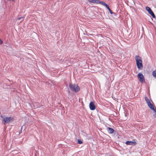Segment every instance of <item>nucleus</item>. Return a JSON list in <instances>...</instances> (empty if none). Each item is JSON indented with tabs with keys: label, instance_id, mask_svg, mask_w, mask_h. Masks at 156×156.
<instances>
[{
	"label": "nucleus",
	"instance_id": "f257e3e1",
	"mask_svg": "<svg viewBox=\"0 0 156 156\" xmlns=\"http://www.w3.org/2000/svg\"><path fill=\"white\" fill-rule=\"evenodd\" d=\"M135 58L137 68L139 69H142L143 67V65L142 64V61L141 57L138 55H136L135 56Z\"/></svg>",
	"mask_w": 156,
	"mask_h": 156
},
{
	"label": "nucleus",
	"instance_id": "f03ea898",
	"mask_svg": "<svg viewBox=\"0 0 156 156\" xmlns=\"http://www.w3.org/2000/svg\"><path fill=\"white\" fill-rule=\"evenodd\" d=\"M69 87L71 90L76 92L80 90V88L77 84L70 83Z\"/></svg>",
	"mask_w": 156,
	"mask_h": 156
},
{
	"label": "nucleus",
	"instance_id": "7ed1b4c3",
	"mask_svg": "<svg viewBox=\"0 0 156 156\" xmlns=\"http://www.w3.org/2000/svg\"><path fill=\"white\" fill-rule=\"evenodd\" d=\"M3 118V121L4 124L9 123L13 121V118L12 117H2Z\"/></svg>",
	"mask_w": 156,
	"mask_h": 156
},
{
	"label": "nucleus",
	"instance_id": "20e7f679",
	"mask_svg": "<svg viewBox=\"0 0 156 156\" xmlns=\"http://www.w3.org/2000/svg\"><path fill=\"white\" fill-rule=\"evenodd\" d=\"M137 77L141 83L144 82L145 79L144 76L141 73H139L137 75Z\"/></svg>",
	"mask_w": 156,
	"mask_h": 156
},
{
	"label": "nucleus",
	"instance_id": "39448f33",
	"mask_svg": "<svg viewBox=\"0 0 156 156\" xmlns=\"http://www.w3.org/2000/svg\"><path fill=\"white\" fill-rule=\"evenodd\" d=\"M146 10L151 15L153 18H155V16L154 13L152 11L151 9L149 7H146Z\"/></svg>",
	"mask_w": 156,
	"mask_h": 156
},
{
	"label": "nucleus",
	"instance_id": "423d86ee",
	"mask_svg": "<svg viewBox=\"0 0 156 156\" xmlns=\"http://www.w3.org/2000/svg\"><path fill=\"white\" fill-rule=\"evenodd\" d=\"M90 109L92 110H94L95 109V106L93 102H91L89 104Z\"/></svg>",
	"mask_w": 156,
	"mask_h": 156
},
{
	"label": "nucleus",
	"instance_id": "0eeeda50",
	"mask_svg": "<svg viewBox=\"0 0 156 156\" xmlns=\"http://www.w3.org/2000/svg\"><path fill=\"white\" fill-rule=\"evenodd\" d=\"M126 144L127 145H135L136 144V143L135 141H128L126 142Z\"/></svg>",
	"mask_w": 156,
	"mask_h": 156
},
{
	"label": "nucleus",
	"instance_id": "6e6552de",
	"mask_svg": "<svg viewBox=\"0 0 156 156\" xmlns=\"http://www.w3.org/2000/svg\"><path fill=\"white\" fill-rule=\"evenodd\" d=\"M88 1L91 3L98 4L99 0H88Z\"/></svg>",
	"mask_w": 156,
	"mask_h": 156
},
{
	"label": "nucleus",
	"instance_id": "1a4fd4ad",
	"mask_svg": "<svg viewBox=\"0 0 156 156\" xmlns=\"http://www.w3.org/2000/svg\"><path fill=\"white\" fill-rule=\"evenodd\" d=\"M149 107L151 109H152L154 112H155V110L154 109V106L153 105L151 104V102L147 104Z\"/></svg>",
	"mask_w": 156,
	"mask_h": 156
},
{
	"label": "nucleus",
	"instance_id": "9d476101",
	"mask_svg": "<svg viewBox=\"0 0 156 156\" xmlns=\"http://www.w3.org/2000/svg\"><path fill=\"white\" fill-rule=\"evenodd\" d=\"M107 130L108 132L110 133H112L114 132V130L112 128L108 127L107 128Z\"/></svg>",
	"mask_w": 156,
	"mask_h": 156
},
{
	"label": "nucleus",
	"instance_id": "9b49d317",
	"mask_svg": "<svg viewBox=\"0 0 156 156\" xmlns=\"http://www.w3.org/2000/svg\"><path fill=\"white\" fill-rule=\"evenodd\" d=\"M98 4H100L102 5L105 6H106V7H107L108 5L107 4H106L105 2L100 1V0L99 1Z\"/></svg>",
	"mask_w": 156,
	"mask_h": 156
},
{
	"label": "nucleus",
	"instance_id": "f8f14e48",
	"mask_svg": "<svg viewBox=\"0 0 156 156\" xmlns=\"http://www.w3.org/2000/svg\"><path fill=\"white\" fill-rule=\"evenodd\" d=\"M145 100L147 104H148L149 103H150L151 102L149 100L147 97H145Z\"/></svg>",
	"mask_w": 156,
	"mask_h": 156
},
{
	"label": "nucleus",
	"instance_id": "ddd939ff",
	"mask_svg": "<svg viewBox=\"0 0 156 156\" xmlns=\"http://www.w3.org/2000/svg\"><path fill=\"white\" fill-rule=\"evenodd\" d=\"M109 10L110 13L111 14H112L113 13L112 12V11L109 8L108 5V6L106 7Z\"/></svg>",
	"mask_w": 156,
	"mask_h": 156
},
{
	"label": "nucleus",
	"instance_id": "4468645a",
	"mask_svg": "<svg viewBox=\"0 0 156 156\" xmlns=\"http://www.w3.org/2000/svg\"><path fill=\"white\" fill-rule=\"evenodd\" d=\"M152 75L154 77L156 78V70L153 71L152 72Z\"/></svg>",
	"mask_w": 156,
	"mask_h": 156
},
{
	"label": "nucleus",
	"instance_id": "2eb2a0df",
	"mask_svg": "<svg viewBox=\"0 0 156 156\" xmlns=\"http://www.w3.org/2000/svg\"><path fill=\"white\" fill-rule=\"evenodd\" d=\"M77 143L80 144H81L83 143V142L80 139H78Z\"/></svg>",
	"mask_w": 156,
	"mask_h": 156
},
{
	"label": "nucleus",
	"instance_id": "dca6fc26",
	"mask_svg": "<svg viewBox=\"0 0 156 156\" xmlns=\"http://www.w3.org/2000/svg\"><path fill=\"white\" fill-rule=\"evenodd\" d=\"M153 117L154 118H156V113L155 112L154 114L153 115Z\"/></svg>",
	"mask_w": 156,
	"mask_h": 156
},
{
	"label": "nucleus",
	"instance_id": "f3484780",
	"mask_svg": "<svg viewBox=\"0 0 156 156\" xmlns=\"http://www.w3.org/2000/svg\"><path fill=\"white\" fill-rule=\"evenodd\" d=\"M23 18V17H19L18 18V20H20V19H21Z\"/></svg>",
	"mask_w": 156,
	"mask_h": 156
},
{
	"label": "nucleus",
	"instance_id": "a211bd4d",
	"mask_svg": "<svg viewBox=\"0 0 156 156\" xmlns=\"http://www.w3.org/2000/svg\"><path fill=\"white\" fill-rule=\"evenodd\" d=\"M2 41L1 39H0V44H2Z\"/></svg>",
	"mask_w": 156,
	"mask_h": 156
},
{
	"label": "nucleus",
	"instance_id": "6ab92c4d",
	"mask_svg": "<svg viewBox=\"0 0 156 156\" xmlns=\"http://www.w3.org/2000/svg\"><path fill=\"white\" fill-rule=\"evenodd\" d=\"M9 0L10 1H14V0Z\"/></svg>",
	"mask_w": 156,
	"mask_h": 156
},
{
	"label": "nucleus",
	"instance_id": "aec40b11",
	"mask_svg": "<svg viewBox=\"0 0 156 156\" xmlns=\"http://www.w3.org/2000/svg\"><path fill=\"white\" fill-rule=\"evenodd\" d=\"M154 112L156 113V110H155V112Z\"/></svg>",
	"mask_w": 156,
	"mask_h": 156
}]
</instances>
